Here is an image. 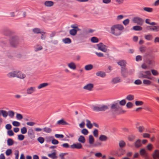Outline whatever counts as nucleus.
Returning <instances> with one entry per match:
<instances>
[{
  "label": "nucleus",
  "mask_w": 159,
  "mask_h": 159,
  "mask_svg": "<svg viewBox=\"0 0 159 159\" xmlns=\"http://www.w3.org/2000/svg\"><path fill=\"white\" fill-rule=\"evenodd\" d=\"M151 73L150 71L146 70L140 72L138 74V77L141 79H146L143 80V84L146 85H150L152 82L149 80H152L150 77Z\"/></svg>",
  "instance_id": "nucleus-1"
},
{
  "label": "nucleus",
  "mask_w": 159,
  "mask_h": 159,
  "mask_svg": "<svg viewBox=\"0 0 159 159\" xmlns=\"http://www.w3.org/2000/svg\"><path fill=\"white\" fill-rule=\"evenodd\" d=\"M124 27L121 24H117L112 25L110 28V33L115 36H119L121 34Z\"/></svg>",
  "instance_id": "nucleus-2"
},
{
  "label": "nucleus",
  "mask_w": 159,
  "mask_h": 159,
  "mask_svg": "<svg viewBox=\"0 0 159 159\" xmlns=\"http://www.w3.org/2000/svg\"><path fill=\"white\" fill-rule=\"evenodd\" d=\"M91 108L93 111L96 112L104 111L109 109L107 106L104 105H93L92 106Z\"/></svg>",
  "instance_id": "nucleus-3"
},
{
  "label": "nucleus",
  "mask_w": 159,
  "mask_h": 159,
  "mask_svg": "<svg viewBox=\"0 0 159 159\" xmlns=\"http://www.w3.org/2000/svg\"><path fill=\"white\" fill-rule=\"evenodd\" d=\"M133 72V70H128L126 67H122L121 68V75L123 78H126L128 75H131Z\"/></svg>",
  "instance_id": "nucleus-4"
},
{
  "label": "nucleus",
  "mask_w": 159,
  "mask_h": 159,
  "mask_svg": "<svg viewBox=\"0 0 159 159\" xmlns=\"http://www.w3.org/2000/svg\"><path fill=\"white\" fill-rule=\"evenodd\" d=\"M10 42L11 46L16 47L19 43L18 37L16 36H12L10 39Z\"/></svg>",
  "instance_id": "nucleus-5"
},
{
  "label": "nucleus",
  "mask_w": 159,
  "mask_h": 159,
  "mask_svg": "<svg viewBox=\"0 0 159 159\" xmlns=\"http://www.w3.org/2000/svg\"><path fill=\"white\" fill-rule=\"evenodd\" d=\"M111 108V112L114 114L119 109L120 106L118 103H115L112 104Z\"/></svg>",
  "instance_id": "nucleus-6"
},
{
  "label": "nucleus",
  "mask_w": 159,
  "mask_h": 159,
  "mask_svg": "<svg viewBox=\"0 0 159 159\" xmlns=\"http://www.w3.org/2000/svg\"><path fill=\"white\" fill-rule=\"evenodd\" d=\"M139 152L141 156L143 157L145 159H150L148 156V154L145 149L143 148L141 149L140 150Z\"/></svg>",
  "instance_id": "nucleus-7"
},
{
  "label": "nucleus",
  "mask_w": 159,
  "mask_h": 159,
  "mask_svg": "<svg viewBox=\"0 0 159 159\" xmlns=\"http://www.w3.org/2000/svg\"><path fill=\"white\" fill-rule=\"evenodd\" d=\"M97 46L99 50L103 52H106L107 50L106 46L102 43H100L97 44Z\"/></svg>",
  "instance_id": "nucleus-8"
},
{
  "label": "nucleus",
  "mask_w": 159,
  "mask_h": 159,
  "mask_svg": "<svg viewBox=\"0 0 159 159\" xmlns=\"http://www.w3.org/2000/svg\"><path fill=\"white\" fill-rule=\"evenodd\" d=\"M132 21L133 22L136 23L138 25H141L143 24V21L142 19L139 17H136L134 18Z\"/></svg>",
  "instance_id": "nucleus-9"
},
{
  "label": "nucleus",
  "mask_w": 159,
  "mask_h": 159,
  "mask_svg": "<svg viewBox=\"0 0 159 159\" xmlns=\"http://www.w3.org/2000/svg\"><path fill=\"white\" fill-rule=\"evenodd\" d=\"M36 91V88L34 87H31L28 88L26 90V93L27 94H32Z\"/></svg>",
  "instance_id": "nucleus-10"
},
{
  "label": "nucleus",
  "mask_w": 159,
  "mask_h": 159,
  "mask_svg": "<svg viewBox=\"0 0 159 159\" xmlns=\"http://www.w3.org/2000/svg\"><path fill=\"white\" fill-rule=\"evenodd\" d=\"M15 77L20 79H23L26 77L25 75L19 70H16Z\"/></svg>",
  "instance_id": "nucleus-11"
},
{
  "label": "nucleus",
  "mask_w": 159,
  "mask_h": 159,
  "mask_svg": "<svg viewBox=\"0 0 159 159\" xmlns=\"http://www.w3.org/2000/svg\"><path fill=\"white\" fill-rule=\"evenodd\" d=\"M121 81V80L120 77H114L112 79L111 82L113 84H116Z\"/></svg>",
  "instance_id": "nucleus-12"
},
{
  "label": "nucleus",
  "mask_w": 159,
  "mask_h": 159,
  "mask_svg": "<svg viewBox=\"0 0 159 159\" xmlns=\"http://www.w3.org/2000/svg\"><path fill=\"white\" fill-rule=\"evenodd\" d=\"M67 66L70 69L73 70H75L76 68L75 64L73 61H71L68 64Z\"/></svg>",
  "instance_id": "nucleus-13"
},
{
  "label": "nucleus",
  "mask_w": 159,
  "mask_h": 159,
  "mask_svg": "<svg viewBox=\"0 0 159 159\" xmlns=\"http://www.w3.org/2000/svg\"><path fill=\"white\" fill-rule=\"evenodd\" d=\"M93 87V85L92 84H87L83 87V89L85 90L90 91L92 90Z\"/></svg>",
  "instance_id": "nucleus-14"
},
{
  "label": "nucleus",
  "mask_w": 159,
  "mask_h": 159,
  "mask_svg": "<svg viewBox=\"0 0 159 159\" xmlns=\"http://www.w3.org/2000/svg\"><path fill=\"white\" fill-rule=\"evenodd\" d=\"M72 148H76L78 149H81L82 148V144L80 143H78L76 144H74L71 146Z\"/></svg>",
  "instance_id": "nucleus-15"
},
{
  "label": "nucleus",
  "mask_w": 159,
  "mask_h": 159,
  "mask_svg": "<svg viewBox=\"0 0 159 159\" xmlns=\"http://www.w3.org/2000/svg\"><path fill=\"white\" fill-rule=\"evenodd\" d=\"M154 159H159V151L157 150H155L152 154Z\"/></svg>",
  "instance_id": "nucleus-16"
},
{
  "label": "nucleus",
  "mask_w": 159,
  "mask_h": 159,
  "mask_svg": "<svg viewBox=\"0 0 159 159\" xmlns=\"http://www.w3.org/2000/svg\"><path fill=\"white\" fill-rule=\"evenodd\" d=\"M134 145L136 148H139L142 145L141 141L139 139H137L134 143Z\"/></svg>",
  "instance_id": "nucleus-17"
},
{
  "label": "nucleus",
  "mask_w": 159,
  "mask_h": 159,
  "mask_svg": "<svg viewBox=\"0 0 159 159\" xmlns=\"http://www.w3.org/2000/svg\"><path fill=\"white\" fill-rule=\"evenodd\" d=\"M96 75L97 76H100L101 77H104L106 76V74L104 72L99 71L96 73Z\"/></svg>",
  "instance_id": "nucleus-18"
},
{
  "label": "nucleus",
  "mask_w": 159,
  "mask_h": 159,
  "mask_svg": "<svg viewBox=\"0 0 159 159\" xmlns=\"http://www.w3.org/2000/svg\"><path fill=\"white\" fill-rule=\"evenodd\" d=\"M54 3L53 1H46L44 2V5L48 7H50L53 6Z\"/></svg>",
  "instance_id": "nucleus-19"
},
{
  "label": "nucleus",
  "mask_w": 159,
  "mask_h": 159,
  "mask_svg": "<svg viewBox=\"0 0 159 159\" xmlns=\"http://www.w3.org/2000/svg\"><path fill=\"white\" fill-rule=\"evenodd\" d=\"M28 135L31 139L34 138V133L32 129H30L28 131Z\"/></svg>",
  "instance_id": "nucleus-20"
},
{
  "label": "nucleus",
  "mask_w": 159,
  "mask_h": 159,
  "mask_svg": "<svg viewBox=\"0 0 159 159\" xmlns=\"http://www.w3.org/2000/svg\"><path fill=\"white\" fill-rule=\"evenodd\" d=\"M117 64L120 66L121 68L122 67H126V62L124 60H121L117 62Z\"/></svg>",
  "instance_id": "nucleus-21"
},
{
  "label": "nucleus",
  "mask_w": 159,
  "mask_h": 159,
  "mask_svg": "<svg viewBox=\"0 0 159 159\" xmlns=\"http://www.w3.org/2000/svg\"><path fill=\"white\" fill-rule=\"evenodd\" d=\"M48 85V83H44L38 85L37 88L38 89H41L45 88Z\"/></svg>",
  "instance_id": "nucleus-22"
},
{
  "label": "nucleus",
  "mask_w": 159,
  "mask_h": 159,
  "mask_svg": "<svg viewBox=\"0 0 159 159\" xmlns=\"http://www.w3.org/2000/svg\"><path fill=\"white\" fill-rule=\"evenodd\" d=\"M16 73V71H12L7 74V76L9 78L15 77Z\"/></svg>",
  "instance_id": "nucleus-23"
},
{
  "label": "nucleus",
  "mask_w": 159,
  "mask_h": 159,
  "mask_svg": "<svg viewBox=\"0 0 159 159\" xmlns=\"http://www.w3.org/2000/svg\"><path fill=\"white\" fill-rule=\"evenodd\" d=\"M144 38L147 40L151 41L152 40L153 37L152 34H148L144 35Z\"/></svg>",
  "instance_id": "nucleus-24"
},
{
  "label": "nucleus",
  "mask_w": 159,
  "mask_h": 159,
  "mask_svg": "<svg viewBox=\"0 0 159 159\" xmlns=\"http://www.w3.org/2000/svg\"><path fill=\"white\" fill-rule=\"evenodd\" d=\"M57 124L58 125H70V124L67 123L63 119L60 120L57 122Z\"/></svg>",
  "instance_id": "nucleus-25"
},
{
  "label": "nucleus",
  "mask_w": 159,
  "mask_h": 159,
  "mask_svg": "<svg viewBox=\"0 0 159 159\" xmlns=\"http://www.w3.org/2000/svg\"><path fill=\"white\" fill-rule=\"evenodd\" d=\"M62 41L65 44H70L71 42V39L68 38H66L63 39Z\"/></svg>",
  "instance_id": "nucleus-26"
},
{
  "label": "nucleus",
  "mask_w": 159,
  "mask_h": 159,
  "mask_svg": "<svg viewBox=\"0 0 159 159\" xmlns=\"http://www.w3.org/2000/svg\"><path fill=\"white\" fill-rule=\"evenodd\" d=\"M34 51L35 52H38L41 50L43 49L42 47L39 44H37L34 47Z\"/></svg>",
  "instance_id": "nucleus-27"
},
{
  "label": "nucleus",
  "mask_w": 159,
  "mask_h": 159,
  "mask_svg": "<svg viewBox=\"0 0 159 159\" xmlns=\"http://www.w3.org/2000/svg\"><path fill=\"white\" fill-rule=\"evenodd\" d=\"M107 139V137L104 135H101L99 137V139L102 141H106Z\"/></svg>",
  "instance_id": "nucleus-28"
},
{
  "label": "nucleus",
  "mask_w": 159,
  "mask_h": 159,
  "mask_svg": "<svg viewBox=\"0 0 159 159\" xmlns=\"http://www.w3.org/2000/svg\"><path fill=\"white\" fill-rule=\"evenodd\" d=\"M77 31L78 30L72 29L70 30L69 33L71 35L75 36L77 34Z\"/></svg>",
  "instance_id": "nucleus-29"
},
{
  "label": "nucleus",
  "mask_w": 159,
  "mask_h": 159,
  "mask_svg": "<svg viewBox=\"0 0 159 159\" xmlns=\"http://www.w3.org/2000/svg\"><path fill=\"white\" fill-rule=\"evenodd\" d=\"M150 71L151 73H152V74L154 76H157L159 75V73L158 71L156 70L151 69Z\"/></svg>",
  "instance_id": "nucleus-30"
},
{
  "label": "nucleus",
  "mask_w": 159,
  "mask_h": 159,
  "mask_svg": "<svg viewBox=\"0 0 159 159\" xmlns=\"http://www.w3.org/2000/svg\"><path fill=\"white\" fill-rule=\"evenodd\" d=\"M93 66L92 64H88L86 65L84 67V69L86 70H89L93 68Z\"/></svg>",
  "instance_id": "nucleus-31"
},
{
  "label": "nucleus",
  "mask_w": 159,
  "mask_h": 159,
  "mask_svg": "<svg viewBox=\"0 0 159 159\" xmlns=\"http://www.w3.org/2000/svg\"><path fill=\"white\" fill-rule=\"evenodd\" d=\"M89 143L91 145L93 144L94 141V139L92 135H90L89 136Z\"/></svg>",
  "instance_id": "nucleus-32"
},
{
  "label": "nucleus",
  "mask_w": 159,
  "mask_h": 159,
  "mask_svg": "<svg viewBox=\"0 0 159 159\" xmlns=\"http://www.w3.org/2000/svg\"><path fill=\"white\" fill-rule=\"evenodd\" d=\"M78 140L79 142L82 143H84L85 141L84 137L82 135H81L79 137Z\"/></svg>",
  "instance_id": "nucleus-33"
},
{
  "label": "nucleus",
  "mask_w": 159,
  "mask_h": 159,
  "mask_svg": "<svg viewBox=\"0 0 159 159\" xmlns=\"http://www.w3.org/2000/svg\"><path fill=\"white\" fill-rule=\"evenodd\" d=\"M136 129L140 133H142L143 132L145 129L144 127L143 126H139L136 127Z\"/></svg>",
  "instance_id": "nucleus-34"
},
{
  "label": "nucleus",
  "mask_w": 159,
  "mask_h": 159,
  "mask_svg": "<svg viewBox=\"0 0 159 159\" xmlns=\"http://www.w3.org/2000/svg\"><path fill=\"white\" fill-rule=\"evenodd\" d=\"M56 153L53 152L51 154H49L48 155V156L52 158V159H55L57 158V157L56 156Z\"/></svg>",
  "instance_id": "nucleus-35"
},
{
  "label": "nucleus",
  "mask_w": 159,
  "mask_h": 159,
  "mask_svg": "<svg viewBox=\"0 0 159 159\" xmlns=\"http://www.w3.org/2000/svg\"><path fill=\"white\" fill-rule=\"evenodd\" d=\"M87 122L86 126L87 127L91 129L93 127V125L91 123V122L89 120L87 119L86 120Z\"/></svg>",
  "instance_id": "nucleus-36"
},
{
  "label": "nucleus",
  "mask_w": 159,
  "mask_h": 159,
  "mask_svg": "<svg viewBox=\"0 0 159 159\" xmlns=\"http://www.w3.org/2000/svg\"><path fill=\"white\" fill-rule=\"evenodd\" d=\"M2 114L3 116L6 118L8 115V113L7 111L4 110L0 111V115Z\"/></svg>",
  "instance_id": "nucleus-37"
},
{
  "label": "nucleus",
  "mask_w": 159,
  "mask_h": 159,
  "mask_svg": "<svg viewBox=\"0 0 159 159\" xmlns=\"http://www.w3.org/2000/svg\"><path fill=\"white\" fill-rule=\"evenodd\" d=\"M152 31L154 32H158L159 31V26H152Z\"/></svg>",
  "instance_id": "nucleus-38"
},
{
  "label": "nucleus",
  "mask_w": 159,
  "mask_h": 159,
  "mask_svg": "<svg viewBox=\"0 0 159 159\" xmlns=\"http://www.w3.org/2000/svg\"><path fill=\"white\" fill-rule=\"evenodd\" d=\"M33 32L36 34L42 33V32L39 28H35L33 30Z\"/></svg>",
  "instance_id": "nucleus-39"
},
{
  "label": "nucleus",
  "mask_w": 159,
  "mask_h": 159,
  "mask_svg": "<svg viewBox=\"0 0 159 159\" xmlns=\"http://www.w3.org/2000/svg\"><path fill=\"white\" fill-rule=\"evenodd\" d=\"M133 29L135 31H140L142 30V28L139 26L136 25L133 27Z\"/></svg>",
  "instance_id": "nucleus-40"
},
{
  "label": "nucleus",
  "mask_w": 159,
  "mask_h": 159,
  "mask_svg": "<svg viewBox=\"0 0 159 159\" xmlns=\"http://www.w3.org/2000/svg\"><path fill=\"white\" fill-rule=\"evenodd\" d=\"M14 143V141L11 139H8L7 140V144L8 146L12 145Z\"/></svg>",
  "instance_id": "nucleus-41"
},
{
  "label": "nucleus",
  "mask_w": 159,
  "mask_h": 159,
  "mask_svg": "<svg viewBox=\"0 0 159 159\" xmlns=\"http://www.w3.org/2000/svg\"><path fill=\"white\" fill-rule=\"evenodd\" d=\"M43 131L47 133H50L52 132V129L48 127H45L43 129Z\"/></svg>",
  "instance_id": "nucleus-42"
},
{
  "label": "nucleus",
  "mask_w": 159,
  "mask_h": 159,
  "mask_svg": "<svg viewBox=\"0 0 159 159\" xmlns=\"http://www.w3.org/2000/svg\"><path fill=\"white\" fill-rule=\"evenodd\" d=\"M119 145L120 148H123L125 145V143L124 141L121 140L119 142Z\"/></svg>",
  "instance_id": "nucleus-43"
},
{
  "label": "nucleus",
  "mask_w": 159,
  "mask_h": 159,
  "mask_svg": "<svg viewBox=\"0 0 159 159\" xmlns=\"http://www.w3.org/2000/svg\"><path fill=\"white\" fill-rule=\"evenodd\" d=\"M147 63L149 65H153L154 63V61L153 59H148L147 60Z\"/></svg>",
  "instance_id": "nucleus-44"
},
{
  "label": "nucleus",
  "mask_w": 159,
  "mask_h": 159,
  "mask_svg": "<svg viewBox=\"0 0 159 159\" xmlns=\"http://www.w3.org/2000/svg\"><path fill=\"white\" fill-rule=\"evenodd\" d=\"M126 99L129 101H131L134 99V96L132 95H129L126 97Z\"/></svg>",
  "instance_id": "nucleus-45"
},
{
  "label": "nucleus",
  "mask_w": 159,
  "mask_h": 159,
  "mask_svg": "<svg viewBox=\"0 0 159 159\" xmlns=\"http://www.w3.org/2000/svg\"><path fill=\"white\" fill-rule=\"evenodd\" d=\"M91 41L93 43H97L98 41V39L97 37H93L91 38Z\"/></svg>",
  "instance_id": "nucleus-46"
},
{
  "label": "nucleus",
  "mask_w": 159,
  "mask_h": 159,
  "mask_svg": "<svg viewBox=\"0 0 159 159\" xmlns=\"http://www.w3.org/2000/svg\"><path fill=\"white\" fill-rule=\"evenodd\" d=\"M19 11L18 12L20 14L22 15L23 17H25L26 15V13L25 11Z\"/></svg>",
  "instance_id": "nucleus-47"
},
{
  "label": "nucleus",
  "mask_w": 159,
  "mask_h": 159,
  "mask_svg": "<svg viewBox=\"0 0 159 159\" xmlns=\"http://www.w3.org/2000/svg\"><path fill=\"white\" fill-rule=\"evenodd\" d=\"M27 132V129L25 127H23L21 129V132L22 134H24Z\"/></svg>",
  "instance_id": "nucleus-48"
},
{
  "label": "nucleus",
  "mask_w": 159,
  "mask_h": 159,
  "mask_svg": "<svg viewBox=\"0 0 159 159\" xmlns=\"http://www.w3.org/2000/svg\"><path fill=\"white\" fill-rule=\"evenodd\" d=\"M81 133L82 134L85 135H87L88 134L89 131L87 129H84L82 130Z\"/></svg>",
  "instance_id": "nucleus-49"
},
{
  "label": "nucleus",
  "mask_w": 159,
  "mask_h": 159,
  "mask_svg": "<svg viewBox=\"0 0 159 159\" xmlns=\"http://www.w3.org/2000/svg\"><path fill=\"white\" fill-rule=\"evenodd\" d=\"M16 118L18 120H21L23 118V116L20 114L17 113L16 115Z\"/></svg>",
  "instance_id": "nucleus-50"
},
{
  "label": "nucleus",
  "mask_w": 159,
  "mask_h": 159,
  "mask_svg": "<svg viewBox=\"0 0 159 159\" xmlns=\"http://www.w3.org/2000/svg\"><path fill=\"white\" fill-rule=\"evenodd\" d=\"M135 137L134 135H131L128 136V139L129 141H132L135 139Z\"/></svg>",
  "instance_id": "nucleus-51"
},
{
  "label": "nucleus",
  "mask_w": 159,
  "mask_h": 159,
  "mask_svg": "<svg viewBox=\"0 0 159 159\" xmlns=\"http://www.w3.org/2000/svg\"><path fill=\"white\" fill-rule=\"evenodd\" d=\"M19 151L17 150H16L15 151V159H19Z\"/></svg>",
  "instance_id": "nucleus-52"
},
{
  "label": "nucleus",
  "mask_w": 159,
  "mask_h": 159,
  "mask_svg": "<svg viewBox=\"0 0 159 159\" xmlns=\"http://www.w3.org/2000/svg\"><path fill=\"white\" fill-rule=\"evenodd\" d=\"M12 124L15 126H19L20 125V123L17 121H14Z\"/></svg>",
  "instance_id": "nucleus-53"
},
{
  "label": "nucleus",
  "mask_w": 159,
  "mask_h": 159,
  "mask_svg": "<svg viewBox=\"0 0 159 159\" xmlns=\"http://www.w3.org/2000/svg\"><path fill=\"white\" fill-rule=\"evenodd\" d=\"M134 83L136 85H140L142 84V82L140 80L138 79L136 80Z\"/></svg>",
  "instance_id": "nucleus-54"
},
{
  "label": "nucleus",
  "mask_w": 159,
  "mask_h": 159,
  "mask_svg": "<svg viewBox=\"0 0 159 159\" xmlns=\"http://www.w3.org/2000/svg\"><path fill=\"white\" fill-rule=\"evenodd\" d=\"M143 103V102L142 101H136L135 102V105L137 106H141L142 105Z\"/></svg>",
  "instance_id": "nucleus-55"
},
{
  "label": "nucleus",
  "mask_w": 159,
  "mask_h": 159,
  "mask_svg": "<svg viewBox=\"0 0 159 159\" xmlns=\"http://www.w3.org/2000/svg\"><path fill=\"white\" fill-rule=\"evenodd\" d=\"M38 140L40 143H43L44 141V139L43 137H40L38 138Z\"/></svg>",
  "instance_id": "nucleus-56"
},
{
  "label": "nucleus",
  "mask_w": 159,
  "mask_h": 159,
  "mask_svg": "<svg viewBox=\"0 0 159 159\" xmlns=\"http://www.w3.org/2000/svg\"><path fill=\"white\" fill-rule=\"evenodd\" d=\"M129 22V20L128 19H127L123 21V24L125 25H128Z\"/></svg>",
  "instance_id": "nucleus-57"
},
{
  "label": "nucleus",
  "mask_w": 159,
  "mask_h": 159,
  "mask_svg": "<svg viewBox=\"0 0 159 159\" xmlns=\"http://www.w3.org/2000/svg\"><path fill=\"white\" fill-rule=\"evenodd\" d=\"M93 134L95 137H97L98 135V130L96 129H95L93 132Z\"/></svg>",
  "instance_id": "nucleus-58"
},
{
  "label": "nucleus",
  "mask_w": 159,
  "mask_h": 159,
  "mask_svg": "<svg viewBox=\"0 0 159 159\" xmlns=\"http://www.w3.org/2000/svg\"><path fill=\"white\" fill-rule=\"evenodd\" d=\"M126 107L128 108H131L133 106V104L132 103L129 102L126 104Z\"/></svg>",
  "instance_id": "nucleus-59"
},
{
  "label": "nucleus",
  "mask_w": 159,
  "mask_h": 159,
  "mask_svg": "<svg viewBox=\"0 0 159 159\" xmlns=\"http://www.w3.org/2000/svg\"><path fill=\"white\" fill-rule=\"evenodd\" d=\"M6 154L7 156L10 155L12 153V150L11 149H8L6 151Z\"/></svg>",
  "instance_id": "nucleus-60"
},
{
  "label": "nucleus",
  "mask_w": 159,
  "mask_h": 159,
  "mask_svg": "<svg viewBox=\"0 0 159 159\" xmlns=\"http://www.w3.org/2000/svg\"><path fill=\"white\" fill-rule=\"evenodd\" d=\"M25 138V136L24 135L22 134L18 135V139L19 140H23Z\"/></svg>",
  "instance_id": "nucleus-61"
},
{
  "label": "nucleus",
  "mask_w": 159,
  "mask_h": 159,
  "mask_svg": "<svg viewBox=\"0 0 159 159\" xmlns=\"http://www.w3.org/2000/svg\"><path fill=\"white\" fill-rule=\"evenodd\" d=\"M142 57L140 55H138L136 57V61H141L142 60Z\"/></svg>",
  "instance_id": "nucleus-62"
},
{
  "label": "nucleus",
  "mask_w": 159,
  "mask_h": 159,
  "mask_svg": "<svg viewBox=\"0 0 159 159\" xmlns=\"http://www.w3.org/2000/svg\"><path fill=\"white\" fill-rule=\"evenodd\" d=\"M55 136L57 138H62L64 137V136L62 134H55Z\"/></svg>",
  "instance_id": "nucleus-63"
},
{
  "label": "nucleus",
  "mask_w": 159,
  "mask_h": 159,
  "mask_svg": "<svg viewBox=\"0 0 159 159\" xmlns=\"http://www.w3.org/2000/svg\"><path fill=\"white\" fill-rule=\"evenodd\" d=\"M126 103V101L124 100H122L120 101L119 102V103L120 105L121 106H124L125 105Z\"/></svg>",
  "instance_id": "nucleus-64"
}]
</instances>
